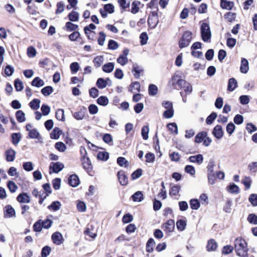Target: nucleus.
<instances>
[{
	"label": "nucleus",
	"mask_w": 257,
	"mask_h": 257,
	"mask_svg": "<svg viewBox=\"0 0 257 257\" xmlns=\"http://www.w3.org/2000/svg\"><path fill=\"white\" fill-rule=\"evenodd\" d=\"M234 249L236 254L241 257H246L248 255L247 243L244 239L237 238L234 240Z\"/></svg>",
	"instance_id": "1"
},
{
	"label": "nucleus",
	"mask_w": 257,
	"mask_h": 257,
	"mask_svg": "<svg viewBox=\"0 0 257 257\" xmlns=\"http://www.w3.org/2000/svg\"><path fill=\"white\" fill-rule=\"evenodd\" d=\"M215 165L214 161L213 160H210L207 167L208 182L211 184L215 183L216 177V174L214 171Z\"/></svg>",
	"instance_id": "2"
},
{
	"label": "nucleus",
	"mask_w": 257,
	"mask_h": 257,
	"mask_svg": "<svg viewBox=\"0 0 257 257\" xmlns=\"http://www.w3.org/2000/svg\"><path fill=\"white\" fill-rule=\"evenodd\" d=\"M192 33L190 31H185L180 40L179 46L180 48L188 46L192 39Z\"/></svg>",
	"instance_id": "3"
},
{
	"label": "nucleus",
	"mask_w": 257,
	"mask_h": 257,
	"mask_svg": "<svg viewBox=\"0 0 257 257\" xmlns=\"http://www.w3.org/2000/svg\"><path fill=\"white\" fill-rule=\"evenodd\" d=\"M201 34L202 40L204 42H207L211 38V33L209 25L203 23L201 26Z\"/></svg>",
	"instance_id": "4"
},
{
	"label": "nucleus",
	"mask_w": 257,
	"mask_h": 257,
	"mask_svg": "<svg viewBox=\"0 0 257 257\" xmlns=\"http://www.w3.org/2000/svg\"><path fill=\"white\" fill-rule=\"evenodd\" d=\"M83 150L84 151V155L81 158V162L83 168L89 173L92 170V165L89 158L87 157V152L86 150L85 149H83Z\"/></svg>",
	"instance_id": "5"
},
{
	"label": "nucleus",
	"mask_w": 257,
	"mask_h": 257,
	"mask_svg": "<svg viewBox=\"0 0 257 257\" xmlns=\"http://www.w3.org/2000/svg\"><path fill=\"white\" fill-rule=\"evenodd\" d=\"M159 23L158 14L156 12H152L148 19L149 26L154 29L156 27Z\"/></svg>",
	"instance_id": "6"
},
{
	"label": "nucleus",
	"mask_w": 257,
	"mask_h": 257,
	"mask_svg": "<svg viewBox=\"0 0 257 257\" xmlns=\"http://www.w3.org/2000/svg\"><path fill=\"white\" fill-rule=\"evenodd\" d=\"M64 167L63 164L60 162H51L49 166V169L52 170L53 172L58 173L61 171Z\"/></svg>",
	"instance_id": "7"
},
{
	"label": "nucleus",
	"mask_w": 257,
	"mask_h": 257,
	"mask_svg": "<svg viewBox=\"0 0 257 257\" xmlns=\"http://www.w3.org/2000/svg\"><path fill=\"white\" fill-rule=\"evenodd\" d=\"M117 177L120 184L122 186H125L128 184V178L122 171L118 172Z\"/></svg>",
	"instance_id": "8"
},
{
	"label": "nucleus",
	"mask_w": 257,
	"mask_h": 257,
	"mask_svg": "<svg viewBox=\"0 0 257 257\" xmlns=\"http://www.w3.org/2000/svg\"><path fill=\"white\" fill-rule=\"evenodd\" d=\"M175 227V221L173 219H169L168 221L163 224L162 228L168 232H171L173 231Z\"/></svg>",
	"instance_id": "9"
},
{
	"label": "nucleus",
	"mask_w": 257,
	"mask_h": 257,
	"mask_svg": "<svg viewBox=\"0 0 257 257\" xmlns=\"http://www.w3.org/2000/svg\"><path fill=\"white\" fill-rule=\"evenodd\" d=\"M212 134L216 138L218 139H221L223 135L222 126L220 125H216L213 130Z\"/></svg>",
	"instance_id": "10"
},
{
	"label": "nucleus",
	"mask_w": 257,
	"mask_h": 257,
	"mask_svg": "<svg viewBox=\"0 0 257 257\" xmlns=\"http://www.w3.org/2000/svg\"><path fill=\"white\" fill-rule=\"evenodd\" d=\"M52 239L55 244L60 245L62 243V235L60 232H55L52 235Z\"/></svg>",
	"instance_id": "11"
},
{
	"label": "nucleus",
	"mask_w": 257,
	"mask_h": 257,
	"mask_svg": "<svg viewBox=\"0 0 257 257\" xmlns=\"http://www.w3.org/2000/svg\"><path fill=\"white\" fill-rule=\"evenodd\" d=\"M69 185L73 187L77 186L79 184V180L78 176L75 175H71L68 179Z\"/></svg>",
	"instance_id": "12"
},
{
	"label": "nucleus",
	"mask_w": 257,
	"mask_h": 257,
	"mask_svg": "<svg viewBox=\"0 0 257 257\" xmlns=\"http://www.w3.org/2000/svg\"><path fill=\"white\" fill-rule=\"evenodd\" d=\"M188 160L191 163H196L200 165L203 163V157L201 154H198L196 156H190Z\"/></svg>",
	"instance_id": "13"
},
{
	"label": "nucleus",
	"mask_w": 257,
	"mask_h": 257,
	"mask_svg": "<svg viewBox=\"0 0 257 257\" xmlns=\"http://www.w3.org/2000/svg\"><path fill=\"white\" fill-rule=\"evenodd\" d=\"M172 83L173 86H175L177 85L180 87L182 83H185V80L180 78L178 75H174L172 77L171 80L170 81V83Z\"/></svg>",
	"instance_id": "14"
},
{
	"label": "nucleus",
	"mask_w": 257,
	"mask_h": 257,
	"mask_svg": "<svg viewBox=\"0 0 257 257\" xmlns=\"http://www.w3.org/2000/svg\"><path fill=\"white\" fill-rule=\"evenodd\" d=\"M249 69L248 62L245 58H242L241 61V65L240 71L242 73H246Z\"/></svg>",
	"instance_id": "15"
},
{
	"label": "nucleus",
	"mask_w": 257,
	"mask_h": 257,
	"mask_svg": "<svg viewBox=\"0 0 257 257\" xmlns=\"http://www.w3.org/2000/svg\"><path fill=\"white\" fill-rule=\"evenodd\" d=\"M217 247V242L213 239H210L208 241L206 249L208 251H215Z\"/></svg>",
	"instance_id": "16"
},
{
	"label": "nucleus",
	"mask_w": 257,
	"mask_h": 257,
	"mask_svg": "<svg viewBox=\"0 0 257 257\" xmlns=\"http://www.w3.org/2000/svg\"><path fill=\"white\" fill-rule=\"evenodd\" d=\"M220 6L223 9L230 10L234 6L233 2L227 1V0H221Z\"/></svg>",
	"instance_id": "17"
},
{
	"label": "nucleus",
	"mask_w": 257,
	"mask_h": 257,
	"mask_svg": "<svg viewBox=\"0 0 257 257\" xmlns=\"http://www.w3.org/2000/svg\"><path fill=\"white\" fill-rule=\"evenodd\" d=\"M16 152L12 149H9L6 152V160L8 162H13L15 159Z\"/></svg>",
	"instance_id": "18"
},
{
	"label": "nucleus",
	"mask_w": 257,
	"mask_h": 257,
	"mask_svg": "<svg viewBox=\"0 0 257 257\" xmlns=\"http://www.w3.org/2000/svg\"><path fill=\"white\" fill-rule=\"evenodd\" d=\"M84 233L92 238H94L96 236V231L94 229L92 225H88L87 229L84 231Z\"/></svg>",
	"instance_id": "19"
},
{
	"label": "nucleus",
	"mask_w": 257,
	"mask_h": 257,
	"mask_svg": "<svg viewBox=\"0 0 257 257\" xmlns=\"http://www.w3.org/2000/svg\"><path fill=\"white\" fill-rule=\"evenodd\" d=\"M17 199L18 201L21 203H29L30 201V198L29 196L26 193H23L19 194Z\"/></svg>",
	"instance_id": "20"
},
{
	"label": "nucleus",
	"mask_w": 257,
	"mask_h": 257,
	"mask_svg": "<svg viewBox=\"0 0 257 257\" xmlns=\"http://www.w3.org/2000/svg\"><path fill=\"white\" fill-rule=\"evenodd\" d=\"M237 86V82L234 78H230L228 80L227 90L229 91H233Z\"/></svg>",
	"instance_id": "21"
},
{
	"label": "nucleus",
	"mask_w": 257,
	"mask_h": 257,
	"mask_svg": "<svg viewBox=\"0 0 257 257\" xmlns=\"http://www.w3.org/2000/svg\"><path fill=\"white\" fill-rule=\"evenodd\" d=\"M143 71V69L140 67L138 64H134L133 66L132 72H134V75L136 78L138 79L140 77V74Z\"/></svg>",
	"instance_id": "22"
},
{
	"label": "nucleus",
	"mask_w": 257,
	"mask_h": 257,
	"mask_svg": "<svg viewBox=\"0 0 257 257\" xmlns=\"http://www.w3.org/2000/svg\"><path fill=\"white\" fill-rule=\"evenodd\" d=\"M5 211L6 212V217L11 218L15 216V210L11 205L6 206Z\"/></svg>",
	"instance_id": "23"
},
{
	"label": "nucleus",
	"mask_w": 257,
	"mask_h": 257,
	"mask_svg": "<svg viewBox=\"0 0 257 257\" xmlns=\"http://www.w3.org/2000/svg\"><path fill=\"white\" fill-rule=\"evenodd\" d=\"M180 88L184 89V91L186 93V95L190 94L192 91V87L191 84L185 80V83H182Z\"/></svg>",
	"instance_id": "24"
},
{
	"label": "nucleus",
	"mask_w": 257,
	"mask_h": 257,
	"mask_svg": "<svg viewBox=\"0 0 257 257\" xmlns=\"http://www.w3.org/2000/svg\"><path fill=\"white\" fill-rule=\"evenodd\" d=\"M44 81L39 77H35L31 82V85L33 86L40 87L44 86Z\"/></svg>",
	"instance_id": "25"
},
{
	"label": "nucleus",
	"mask_w": 257,
	"mask_h": 257,
	"mask_svg": "<svg viewBox=\"0 0 257 257\" xmlns=\"http://www.w3.org/2000/svg\"><path fill=\"white\" fill-rule=\"evenodd\" d=\"M207 134L206 132L199 133L195 137V142L200 143L203 142L204 139L207 137Z\"/></svg>",
	"instance_id": "26"
},
{
	"label": "nucleus",
	"mask_w": 257,
	"mask_h": 257,
	"mask_svg": "<svg viewBox=\"0 0 257 257\" xmlns=\"http://www.w3.org/2000/svg\"><path fill=\"white\" fill-rule=\"evenodd\" d=\"M61 207V203L58 201H53L51 204L48 206V208L50 210L56 211L59 210Z\"/></svg>",
	"instance_id": "27"
},
{
	"label": "nucleus",
	"mask_w": 257,
	"mask_h": 257,
	"mask_svg": "<svg viewBox=\"0 0 257 257\" xmlns=\"http://www.w3.org/2000/svg\"><path fill=\"white\" fill-rule=\"evenodd\" d=\"M29 137L31 139H36L38 140L41 139L40 134L36 128L32 129L30 131Z\"/></svg>",
	"instance_id": "28"
},
{
	"label": "nucleus",
	"mask_w": 257,
	"mask_h": 257,
	"mask_svg": "<svg viewBox=\"0 0 257 257\" xmlns=\"http://www.w3.org/2000/svg\"><path fill=\"white\" fill-rule=\"evenodd\" d=\"M155 242L153 238H150L148 240L146 244V250L148 252H152L153 251V247Z\"/></svg>",
	"instance_id": "29"
},
{
	"label": "nucleus",
	"mask_w": 257,
	"mask_h": 257,
	"mask_svg": "<svg viewBox=\"0 0 257 257\" xmlns=\"http://www.w3.org/2000/svg\"><path fill=\"white\" fill-rule=\"evenodd\" d=\"M114 65L112 62H109L104 64L102 67V70L106 73L111 72L114 69Z\"/></svg>",
	"instance_id": "30"
},
{
	"label": "nucleus",
	"mask_w": 257,
	"mask_h": 257,
	"mask_svg": "<svg viewBox=\"0 0 257 257\" xmlns=\"http://www.w3.org/2000/svg\"><path fill=\"white\" fill-rule=\"evenodd\" d=\"M16 117L19 122H23L26 120L25 114L22 110H18L16 112Z\"/></svg>",
	"instance_id": "31"
},
{
	"label": "nucleus",
	"mask_w": 257,
	"mask_h": 257,
	"mask_svg": "<svg viewBox=\"0 0 257 257\" xmlns=\"http://www.w3.org/2000/svg\"><path fill=\"white\" fill-rule=\"evenodd\" d=\"M132 200L135 202H141L143 200V194L141 191H137L132 196Z\"/></svg>",
	"instance_id": "32"
},
{
	"label": "nucleus",
	"mask_w": 257,
	"mask_h": 257,
	"mask_svg": "<svg viewBox=\"0 0 257 257\" xmlns=\"http://www.w3.org/2000/svg\"><path fill=\"white\" fill-rule=\"evenodd\" d=\"M62 133L61 130L58 127H55L50 134V137L52 139H58Z\"/></svg>",
	"instance_id": "33"
},
{
	"label": "nucleus",
	"mask_w": 257,
	"mask_h": 257,
	"mask_svg": "<svg viewBox=\"0 0 257 257\" xmlns=\"http://www.w3.org/2000/svg\"><path fill=\"white\" fill-rule=\"evenodd\" d=\"M104 60L103 56H98L93 59V63L96 68L99 67L103 63Z\"/></svg>",
	"instance_id": "34"
},
{
	"label": "nucleus",
	"mask_w": 257,
	"mask_h": 257,
	"mask_svg": "<svg viewBox=\"0 0 257 257\" xmlns=\"http://www.w3.org/2000/svg\"><path fill=\"white\" fill-rule=\"evenodd\" d=\"M227 190L231 193L238 194L239 193V187L234 183H232L229 185Z\"/></svg>",
	"instance_id": "35"
},
{
	"label": "nucleus",
	"mask_w": 257,
	"mask_h": 257,
	"mask_svg": "<svg viewBox=\"0 0 257 257\" xmlns=\"http://www.w3.org/2000/svg\"><path fill=\"white\" fill-rule=\"evenodd\" d=\"M12 143L15 146L17 145L20 142L21 138V135L20 133H14L12 135Z\"/></svg>",
	"instance_id": "36"
},
{
	"label": "nucleus",
	"mask_w": 257,
	"mask_h": 257,
	"mask_svg": "<svg viewBox=\"0 0 257 257\" xmlns=\"http://www.w3.org/2000/svg\"><path fill=\"white\" fill-rule=\"evenodd\" d=\"M55 116L59 120L64 121L65 119L64 116V111L62 109H58L55 113Z\"/></svg>",
	"instance_id": "37"
},
{
	"label": "nucleus",
	"mask_w": 257,
	"mask_h": 257,
	"mask_svg": "<svg viewBox=\"0 0 257 257\" xmlns=\"http://www.w3.org/2000/svg\"><path fill=\"white\" fill-rule=\"evenodd\" d=\"M96 85L99 89H103L106 87L107 83L103 78H99L97 79Z\"/></svg>",
	"instance_id": "38"
},
{
	"label": "nucleus",
	"mask_w": 257,
	"mask_h": 257,
	"mask_svg": "<svg viewBox=\"0 0 257 257\" xmlns=\"http://www.w3.org/2000/svg\"><path fill=\"white\" fill-rule=\"evenodd\" d=\"M40 100L38 99H34L29 103L30 107L34 109L37 110L40 107Z\"/></svg>",
	"instance_id": "39"
},
{
	"label": "nucleus",
	"mask_w": 257,
	"mask_h": 257,
	"mask_svg": "<svg viewBox=\"0 0 257 257\" xmlns=\"http://www.w3.org/2000/svg\"><path fill=\"white\" fill-rule=\"evenodd\" d=\"M109 158V154L106 152H99L97 155V158L98 160L106 161Z\"/></svg>",
	"instance_id": "40"
},
{
	"label": "nucleus",
	"mask_w": 257,
	"mask_h": 257,
	"mask_svg": "<svg viewBox=\"0 0 257 257\" xmlns=\"http://www.w3.org/2000/svg\"><path fill=\"white\" fill-rule=\"evenodd\" d=\"M97 102L100 105L106 106L108 103V99L106 96H101L97 99Z\"/></svg>",
	"instance_id": "41"
},
{
	"label": "nucleus",
	"mask_w": 257,
	"mask_h": 257,
	"mask_svg": "<svg viewBox=\"0 0 257 257\" xmlns=\"http://www.w3.org/2000/svg\"><path fill=\"white\" fill-rule=\"evenodd\" d=\"M53 91V88L50 86H46L41 90L42 93L45 96H49Z\"/></svg>",
	"instance_id": "42"
},
{
	"label": "nucleus",
	"mask_w": 257,
	"mask_h": 257,
	"mask_svg": "<svg viewBox=\"0 0 257 257\" xmlns=\"http://www.w3.org/2000/svg\"><path fill=\"white\" fill-rule=\"evenodd\" d=\"M176 226L179 230L183 231L186 228V222L185 220L180 219L177 221Z\"/></svg>",
	"instance_id": "43"
},
{
	"label": "nucleus",
	"mask_w": 257,
	"mask_h": 257,
	"mask_svg": "<svg viewBox=\"0 0 257 257\" xmlns=\"http://www.w3.org/2000/svg\"><path fill=\"white\" fill-rule=\"evenodd\" d=\"M68 18L70 21L76 22L78 20L79 14L76 11H72L68 15Z\"/></svg>",
	"instance_id": "44"
},
{
	"label": "nucleus",
	"mask_w": 257,
	"mask_h": 257,
	"mask_svg": "<svg viewBox=\"0 0 257 257\" xmlns=\"http://www.w3.org/2000/svg\"><path fill=\"white\" fill-rule=\"evenodd\" d=\"M14 85L16 90L18 91H21L23 89L24 86L23 82L19 79H16L14 81Z\"/></svg>",
	"instance_id": "45"
},
{
	"label": "nucleus",
	"mask_w": 257,
	"mask_h": 257,
	"mask_svg": "<svg viewBox=\"0 0 257 257\" xmlns=\"http://www.w3.org/2000/svg\"><path fill=\"white\" fill-rule=\"evenodd\" d=\"M158 87L155 84H150L149 86V94L150 95L155 96L158 93Z\"/></svg>",
	"instance_id": "46"
},
{
	"label": "nucleus",
	"mask_w": 257,
	"mask_h": 257,
	"mask_svg": "<svg viewBox=\"0 0 257 257\" xmlns=\"http://www.w3.org/2000/svg\"><path fill=\"white\" fill-rule=\"evenodd\" d=\"M167 127L172 133H174L175 135L178 134V127L175 122L168 124Z\"/></svg>",
	"instance_id": "47"
},
{
	"label": "nucleus",
	"mask_w": 257,
	"mask_h": 257,
	"mask_svg": "<svg viewBox=\"0 0 257 257\" xmlns=\"http://www.w3.org/2000/svg\"><path fill=\"white\" fill-rule=\"evenodd\" d=\"M85 115V112L82 109L77 112L73 113V117L77 120H82Z\"/></svg>",
	"instance_id": "48"
},
{
	"label": "nucleus",
	"mask_w": 257,
	"mask_h": 257,
	"mask_svg": "<svg viewBox=\"0 0 257 257\" xmlns=\"http://www.w3.org/2000/svg\"><path fill=\"white\" fill-rule=\"evenodd\" d=\"M149 132V127L148 125L144 126L141 130V134L143 139L146 140L148 139V133Z\"/></svg>",
	"instance_id": "49"
},
{
	"label": "nucleus",
	"mask_w": 257,
	"mask_h": 257,
	"mask_svg": "<svg viewBox=\"0 0 257 257\" xmlns=\"http://www.w3.org/2000/svg\"><path fill=\"white\" fill-rule=\"evenodd\" d=\"M55 148L61 152H64L66 149V145L61 142L56 143L55 145Z\"/></svg>",
	"instance_id": "50"
},
{
	"label": "nucleus",
	"mask_w": 257,
	"mask_h": 257,
	"mask_svg": "<svg viewBox=\"0 0 257 257\" xmlns=\"http://www.w3.org/2000/svg\"><path fill=\"white\" fill-rule=\"evenodd\" d=\"M217 114L216 112H212L206 118V122L207 124H211L216 119Z\"/></svg>",
	"instance_id": "51"
},
{
	"label": "nucleus",
	"mask_w": 257,
	"mask_h": 257,
	"mask_svg": "<svg viewBox=\"0 0 257 257\" xmlns=\"http://www.w3.org/2000/svg\"><path fill=\"white\" fill-rule=\"evenodd\" d=\"M191 208L193 210H197L200 207V203L197 199H193L190 201Z\"/></svg>",
	"instance_id": "52"
},
{
	"label": "nucleus",
	"mask_w": 257,
	"mask_h": 257,
	"mask_svg": "<svg viewBox=\"0 0 257 257\" xmlns=\"http://www.w3.org/2000/svg\"><path fill=\"white\" fill-rule=\"evenodd\" d=\"M140 4V3L139 1H135L133 2L132 4V9L131 12L133 14H136L139 11V5Z\"/></svg>",
	"instance_id": "53"
},
{
	"label": "nucleus",
	"mask_w": 257,
	"mask_h": 257,
	"mask_svg": "<svg viewBox=\"0 0 257 257\" xmlns=\"http://www.w3.org/2000/svg\"><path fill=\"white\" fill-rule=\"evenodd\" d=\"M242 183L244 185L245 189L247 190L251 186V179L250 177H245L243 180H242Z\"/></svg>",
	"instance_id": "54"
},
{
	"label": "nucleus",
	"mask_w": 257,
	"mask_h": 257,
	"mask_svg": "<svg viewBox=\"0 0 257 257\" xmlns=\"http://www.w3.org/2000/svg\"><path fill=\"white\" fill-rule=\"evenodd\" d=\"M247 221L251 224H257V215L254 214H249L247 217Z\"/></svg>",
	"instance_id": "55"
},
{
	"label": "nucleus",
	"mask_w": 257,
	"mask_h": 257,
	"mask_svg": "<svg viewBox=\"0 0 257 257\" xmlns=\"http://www.w3.org/2000/svg\"><path fill=\"white\" fill-rule=\"evenodd\" d=\"M43 226L41 223V220L39 219L33 225V229L36 232H40L42 230Z\"/></svg>",
	"instance_id": "56"
},
{
	"label": "nucleus",
	"mask_w": 257,
	"mask_h": 257,
	"mask_svg": "<svg viewBox=\"0 0 257 257\" xmlns=\"http://www.w3.org/2000/svg\"><path fill=\"white\" fill-rule=\"evenodd\" d=\"M119 45L116 41L113 40H110L108 41V47L109 49L114 50L117 49Z\"/></svg>",
	"instance_id": "57"
},
{
	"label": "nucleus",
	"mask_w": 257,
	"mask_h": 257,
	"mask_svg": "<svg viewBox=\"0 0 257 257\" xmlns=\"http://www.w3.org/2000/svg\"><path fill=\"white\" fill-rule=\"evenodd\" d=\"M117 164L121 167H126L128 165V161L124 158L122 157H118L117 159Z\"/></svg>",
	"instance_id": "58"
},
{
	"label": "nucleus",
	"mask_w": 257,
	"mask_h": 257,
	"mask_svg": "<svg viewBox=\"0 0 257 257\" xmlns=\"http://www.w3.org/2000/svg\"><path fill=\"white\" fill-rule=\"evenodd\" d=\"M65 27L67 30L70 31H75L78 28V25L74 24L70 22H68L66 23Z\"/></svg>",
	"instance_id": "59"
},
{
	"label": "nucleus",
	"mask_w": 257,
	"mask_h": 257,
	"mask_svg": "<svg viewBox=\"0 0 257 257\" xmlns=\"http://www.w3.org/2000/svg\"><path fill=\"white\" fill-rule=\"evenodd\" d=\"M140 39L141 40V44L142 45H146L147 43V41L148 40V36L146 32L142 33L140 36Z\"/></svg>",
	"instance_id": "60"
},
{
	"label": "nucleus",
	"mask_w": 257,
	"mask_h": 257,
	"mask_svg": "<svg viewBox=\"0 0 257 257\" xmlns=\"http://www.w3.org/2000/svg\"><path fill=\"white\" fill-rule=\"evenodd\" d=\"M64 3L63 2H60L57 4L56 14L62 13L64 10Z\"/></svg>",
	"instance_id": "61"
},
{
	"label": "nucleus",
	"mask_w": 257,
	"mask_h": 257,
	"mask_svg": "<svg viewBox=\"0 0 257 257\" xmlns=\"http://www.w3.org/2000/svg\"><path fill=\"white\" fill-rule=\"evenodd\" d=\"M248 170L252 173L257 172V162H253L248 165Z\"/></svg>",
	"instance_id": "62"
},
{
	"label": "nucleus",
	"mask_w": 257,
	"mask_h": 257,
	"mask_svg": "<svg viewBox=\"0 0 257 257\" xmlns=\"http://www.w3.org/2000/svg\"><path fill=\"white\" fill-rule=\"evenodd\" d=\"M51 251V248L48 246H45L42 249V257H47L49 255Z\"/></svg>",
	"instance_id": "63"
},
{
	"label": "nucleus",
	"mask_w": 257,
	"mask_h": 257,
	"mask_svg": "<svg viewBox=\"0 0 257 257\" xmlns=\"http://www.w3.org/2000/svg\"><path fill=\"white\" fill-rule=\"evenodd\" d=\"M249 201L254 206H257V195L251 194L248 198Z\"/></svg>",
	"instance_id": "64"
}]
</instances>
